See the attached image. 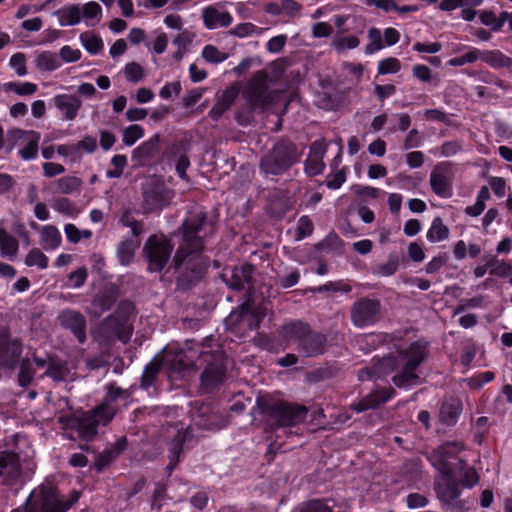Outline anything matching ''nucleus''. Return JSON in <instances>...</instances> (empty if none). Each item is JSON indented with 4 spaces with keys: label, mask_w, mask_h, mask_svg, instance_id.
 Wrapping results in <instances>:
<instances>
[{
    "label": "nucleus",
    "mask_w": 512,
    "mask_h": 512,
    "mask_svg": "<svg viewBox=\"0 0 512 512\" xmlns=\"http://www.w3.org/2000/svg\"><path fill=\"white\" fill-rule=\"evenodd\" d=\"M432 466L440 476L435 481V492L445 512H467V501L459 499L462 489H472L480 476L465 460L451 453L447 446H440L429 456Z\"/></svg>",
    "instance_id": "obj_1"
},
{
    "label": "nucleus",
    "mask_w": 512,
    "mask_h": 512,
    "mask_svg": "<svg viewBox=\"0 0 512 512\" xmlns=\"http://www.w3.org/2000/svg\"><path fill=\"white\" fill-rule=\"evenodd\" d=\"M428 357V343L422 339L411 342L397 355L385 356L373 364L376 379H384L393 374L391 381L399 389H409L417 385V369Z\"/></svg>",
    "instance_id": "obj_2"
},
{
    "label": "nucleus",
    "mask_w": 512,
    "mask_h": 512,
    "mask_svg": "<svg viewBox=\"0 0 512 512\" xmlns=\"http://www.w3.org/2000/svg\"><path fill=\"white\" fill-rule=\"evenodd\" d=\"M256 405L264 417L265 430L274 431L282 427H292L305 421L308 409L270 395L259 396Z\"/></svg>",
    "instance_id": "obj_3"
},
{
    "label": "nucleus",
    "mask_w": 512,
    "mask_h": 512,
    "mask_svg": "<svg viewBox=\"0 0 512 512\" xmlns=\"http://www.w3.org/2000/svg\"><path fill=\"white\" fill-rule=\"evenodd\" d=\"M302 151L287 137L278 139L259 162L260 172L266 177L281 176L301 161Z\"/></svg>",
    "instance_id": "obj_4"
},
{
    "label": "nucleus",
    "mask_w": 512,
    "mask_h": 512,
    "mask_svg": "<svg viewBox=\"0 0 512 512\" xmlns=\"http://www.w3.org/2000/svg\"><path fill=\"white\" fill-rule=\"evenodd\" d=\"M207 222V213L199 212L186 218L181 225L182 242L176 249L169 269L178 270L186 258L193 252L203 253L205 250V236H201Z\"/></svg>",
    "instance_id": "obj_5"
},
{
    "label": "nucleus",
    "mask_w": 512,
    "mask_h": 512,
    "mask_svg": "<svg viewBox=\"0 0 512 512\" xmlns=\"http://www.w3.org/2000/svg\"><path fill=\"white\" fill-rule=\"evenodd\" d=\"M284 337L296 343L298 353L307 358L323 355L327 349V335L312 329L303 321L297 320L282 327Z\"/></svg>",
    "instance_id": "obj_6"
},
{
    "label": "nucleus",
    "mask_w": 512,
    "mask_h": 512,
    "mask_svg": "<svg viewBox=\"0 0 512 512\" xmlns=\"http://www.w3.org/2000/svg\"><path fill=\"white\" fill-rule=\"evenodd\" d=\"M111 421L112 415L105 405H97L79 415L62 416L59 420L65 429L75 432L79 439L87 442L92 441L98 435L100 425L106 426Z\"/></svg>",
    "instance_id": "obj_7"
},
{
    "label": "nucleus",
    "mask_w": 512,
    "mask_h": 512,
    "mask_svg": "<svg viewBox=\"0 0 512 512\" xmlns=\"http://www.w3.org/2000/svg\"><path fill=\"white\" fill-rule=\"evenodd\" d=\"M210 267V258L203 253H191L177 270L176 288L186 292L195 287L206 275ZM176 271L175 269H173Z\"/></svg>",
    "instance_id": "obj_8"
},
{
    "label": "nucleus",
    "mask_w": 512,
    "mask_h": 512,
    "mask_svg": "<svg viewBox=\"0 0 512 512\" xmlns=\"http://www.w3.org/2000/svg\"><path fill=\"white\" fill-rule=\"evenodd\" d=\"M174 245L165 235H150L143 247V256L148 264V271L160 273L169 263Z\"/></svg>",
    "instance_id": "obj_9"
},
{
    "label": "nucleus",
    "mask_w": 512,
    "mask_h": 512,
    "mask_svg": "<svg viewBox=\"0 0 512 512\" xmlns=\"http://www.w3.org/2000/svg\"><path fill=\"white\" fill-rule=\"evenodd\" d=\"M39 499L33 501L25 512H67L80 499L81 493L73 489L68 500L60 499L54 487H41Z\"/></svg>",
    "instance_id": "obj_10"
},
{
    "label": "nucleus",
    "mask_w": 512,
    "mask_h": 512,
    "mask_svg": "<svg viewBox=\"0 0 512 512\" xmlns=\"http://www.w3.org/2000/svg\"><path fill=\"white\" fill-rule=\"evenodd\" d=\"M270 77L264 70H259L248 80L243 95L252 109H264L272 103L269 88Z\"/></svg>",
    "instance_id": "obj_11"
},
{
    "label": "nucleus",
    "mask_w": 512,
    "mask_h": 512,
    "mask_svg": "<svg viewBox=\"0 0 512 512\" xmlns=\"http://www.w3.org/2000/svg\"><path fill=\"white\" fill-rule=\"evenodd\" d=\"M142 195L143 210L146 214H150L160 212L169 206L174 197V191L162 180L154 179L143 187Z\"/></svg>",
    "instance_id": "obj_12"
},
{
    "label": "nucleus",
    "mask_w": 512,
    "mask_h": 512,
    "mask_svg": "<svg viewBox=\"0 0 512 512\" xmlns=\"http://www.w3.org/2000/svg\"><path fill=\"white\" fill-rule=\"evenodd\" d=\"M381 310L380 300L361 297L351 307V321L357 328L373 326L380 320Z\"/></svg>",
    "instance_id": "obj_13"
},
{
    "label": "nucleus",
    "mask_w": 512,
    "mask_h": 512,
    "mask_svg": "<svg viewBox=\"0 0 512 512\" xmlns=\"http://www.w3.org/2000/svg\"><path fill=\"white\" fill-rule=\"evenodd\" d=\"M453 166L450 161H442L430 173L431 190L440 198L447 199L453 195Z\"/></svg>",
    "instance_id": "obj_14"
},
{
    "label": "nucleus",
    "mask_w": 512,
    "mask_h": 512,
    "mask_svg": "<svg viewBox=\"0 0 512 512\" xmlns=\"http://www.w3.org/2000/svg\"><path fill=\"white\" fill-rule=\"evenodd\" d=\"M183 357L184 355L182 352L175 354L172 359H169L167 356L163 359L158 355L153 357V359L145 366L143 370L141 376V387L147 390L153 386L164 363H167L172 370L178 372L185 370L187 364L185 363Z\"/></svg>",
    "instance_id": "obj_15"
},
{
    "label": "nucleus",
    "mask_w": 512,
    "mask_h": 512,
    "mask_svg": "<svg viewBox=\"0 0 512 512\" xmlns=\"http://www.w3.org/2000/svg\"><path fill=\"white\" fill-rule=\"evenodd\" d=\"M23 352L21 339L12 338L9 332L0 334V369L14 370Z\"/></svg>",
    "instance_id": "obj_16"
},
{
    "label": "nucleus",
    "mask_w": 512,
    "mask_h": 512,
    "mask_svg": "<svg viewBox=\"0 0 512 512\" xmlns=\"http://www.w3.org/2000/svg\"><path fill=\"white\" fill-rule=\"evenodd\" d=\"M61 327L70 331L80 344L87 340V321L78 310L64 309L58 316Z\"/></svg>",
    "instance_id": "obj_17"
},
{
    "label": "nucleus",
    "mask_w": 512,
    "mask_h": 512,
    "mask_svg": "<svg viewBox=\"0 0 512 512\" xmlns=\"http://www.w3.org/2000/svg\"><path fill=\"white\" fill-rule=\"evenodd\" d=\"M254 273V266L251 263H244L241 266L225 268L222 279L227 286L234 291H242L245 283H251Z\"/></svg>",
    "instance_id": "obj_18"
},
{
    "label": "nucleus",
    "mask_w": 512,
    "mask_h": 512,
    "mask_svg": "<svg viewBox=\"0 0 512 512\" xmlns=\"http://www.w3.org/2000/svg\"><path fill=\"white\" fill-rule=\"evenodd\" d=\"M395 395L396 391L391 386L379 388L353 404L352 409L357 413H361L369 409H375L391 400Z\"/></svg>",
    "instance_id": "obj_19"
},
{
    "label": "nucleus",
    "mask_w": 512,
    "mask_h": 512,
    "mask_svg": "<svg viewBox=\"0 0 512 512\" xmlns=\"http://www.w3.org/2000/svg\"><path fill=\"white\" fill-rule=\"evenodd\" d=\"M53 105L61 113V118L66 121H73L78 116L82 107V100L73 94H57L52 98Z\"/></svg>",
    "instance_id": "obj_20"
},
{
    "label": "nucleus",
    "mask_w": 512,
    "mask_h": 512,
    "mask_svg": "<svg viewBox=\"0 0 512 512\" xmlns=\"http://www.w3.org/2000/svg\"><path fill=\"white\" fill-rule=\"evenodd\" d=\"M102 329L107 336L115 338L124 344L129 342L133 333L127 320L121 319L115 315H109L103 320Z\"/></svg>",
    "instance_id": "obj_21"
},
{
    "label": "nucleus",
    "mask_w": 512,
    "mask_h": 512,
    "mask_svg": "<svg viewBox=\"0 0 512 512\" xmlns=\"http://www.w3.org/2000/svg\"><path fill=\"white\" fill-rule=\"evenodd\" d=\"M203 25L208 30L219 27H229L233 22L230 12H220L214 5H208L202 9Z\"/></svg>",
    "instance_id": "obj_22"
},
{
    "label": "nucleus",
    "mask_w": 512,
    "mask_h": 512,
    "mask_svg": "<svg viewBox=\"0 0 512 512\" xmlns=\"http://www.w3.org/2000/svg\"><path fill=\"white\" fill-rule=\"evenodd\" d=\"M225 377L226 367L223 361H214L205 366L200 379L205 388L214 389L224 381Z\"/></svg>",
    "instance_id": "obj_23"
},
{
    "label": "nucleus",
    "mask_w": 512,
    "mask_h": 512,
    "mask_svg": "<svg viewBox=\"0 0 512 512\" xmlns=\"http://www.w3.org/2000/svg\"><path fill=\"white\" fill-rule=\"evenodd\" d=\"M462 410L463 405L458 398L445 399L439 409V420L443 425L452 427L458 422Z\"/></svg>",
    "instance_id": "obj_24"
},
{
    "label": "nucleus",
    "mask_w": 512,
    "mask_h": 512,
    "mask_svg": "<svg viewBox=\"0 0 512 512\" xmlns=\"http://www.w3.org/2000/svg\"><path fill=\"white\" fill-rule=\"evenodd\" d=\"M159 142V134H155L147 141L142 142L133 150V160H135L138 163H143L144 161L152 159L158 150Z\"/></svg>",
    "instance_id": "obj_25"
},
{
    "label": "nucleus",
    "mask_w": 512,
    "mask_h": 512,
    "mask_svg": "<svg viewBox=\"0 0 512 512\" xmlns=\"http://www.w3.org/2000/svg\"><path fill=\"white\" fill-rule=\"evenodd\" d=\"M480 60L493 69L510 68L512 66V58L498 49L480 50Z\"/></svg>",
    "instance_id": "obj_26"
},
{
    "label": "nucleus",
    "mask_w": 512,
    "mask_h": 512,
    "mask_svg": "<svg viewBox=\"0 0 512 512\" xmlns=\"http://www.w3.org/2000/svg\"><path fill=\"white\" fill-rule=\"evenodd\" d=\"M26 138L28 141L26 145L18 151V156L24 161L34 160L38 156L41 135L37 131L29 130Z\"/></svg>",
    "instance_id": "obj_27"
},
{
    "label": "nucleus",
    "mask_w": 512,
    "mask_h": 512,
    "mask_svg": "<svg viewBox=\"0 0 512 512\" xmlns=\"http://www.w3.org/2000/svg\"><path fill=\"white\" fill-rule=\"evenodd\" d=\"M140 241L127 237L121 241L117 247V257L121 265L127 266L131 263Z\"/></svg>",
    "instance_id": "obj_28"
},
{
    "label": "nucleus",
    "mask_w": 512,
    "mask_h": 512,
    "mask_svg": "<svg viewBox=\"0 0 512 512\" xmlns=\"http://www.w3.org/2000/svg\"><path fill=\"white\" fill-rule=\"evenodd\" d=\"M62 27L75 26L81 22V9L79 5H66L56 12Z\"/></svg>",
    "instance_id": "obj_29"
},
{
    "label": "nucleus",
    "mask_w": 512,
    "mask_h": 512,
    "mask_svg": "<svg viewBox=\"0 0 512 512\" xmlns=\"http://www.w3.org/2000/svg\"><path fill=\"white\" fill-rule=\"evenodd\" d=\"M36 67L42 72H52L62 66L58 55L52 51H42L36 56Z\"/></svg>",
    "instance_id": "obj_30"
},
{
    "label": "nucleus",
    "mask_w": 512,
    "mask_h": 512,
    "mask_svg": "<svg viewBox=\"0 0 512 512\" xmlns=\"http://www.w3.org/2000/svg\"><path fill=\"white\" fill-rule=\"evenodd\" d=\"M461 50H465L466 52L460 56L449 59L447 65L452 67H459L480 60V49L473 46L462 45V47L456 51Z\"/></svg>",
    "instance_id": "obj_31"
},
{
    "label": "nucleus",
    "mask_w": 512,
    "mask_h": 512,
    "mask_svg": "<svg viewBox=\"0 0 512 512\" xmlns=\"http://www.w3.org/2000/svg\"><path fill=\"white\" fill-rule=\"evenodd\" d=\"M449 234V228L443 223L442 218L435 217L426 233V238L429 242L436 243L448 239Z\"/></svg>",
    "instance_id": "obj_32"
},
{
    "label": "nucleus",
    "mask_w": 512,
    "mask_h": 512,
    "mask_svg": "<svg viewBox=\"0 0 512 512\" xmlns=\"http://www.w3.org/2000/svg\"><path fill=\"white\" fill-rule=\"evenodd\" d=\"M19 243L4 228H0V253L3 257H14L18 253Z\"/></svg>",
    "instance_id": "obj_33"
},
{
    "label": "nucleus",
    "mask_w": 512,
    "mask_h": 512,
    "mask_svg": "<svg viewBox=\"0 0 512 512\" xmlns=\"http://www.w3.org/2000/svg\"><path fill=\"white\" fill-rule=\"evenodd\" d=\"M41 241L45 249L54 250L60 246L62 237L54 225H45L41 231Z\"/></svg>",
    "instance_id": "obj_34"
},
{
    "label": "nucleus",
    "mask_w": 512,
    "mask_h": 512,
    "mask_svg": "<svg viewBox=\"0 0 512 512\" xmlns=\"http://www.w3.org/2000/svg\"><path fill=\"white\" fill-rule=\"evenodd\" d=\"M20 467L19 456L13 451L0 452V477L5 473L16 472Z\"/></svg>",
    "instance_id": "obj_35"
},
{
    "label": "nucleus",
    "mask_w": 512,
    "mask_h": 512,
    "mask_svg": "<svg viewBox=\"0 0 512 512\" xmlns=\"http://www.w3.org/2000/svg\"><path fill=\"white\" fill-rule=\"evenodd\" d=\"M359 44L360 40L355 35L342 36V34H336L332 39L331 46L336 52L342 53L345 50L357 48Z\"/></svg>",
    "instance_id": "obj_36"
},
{
    "label": "nucleus",
    "mask_w": 512,
    "mask_h": 512,
    "mask_svg": "<svg viewBox=\"0 0 512 512\" xmlns=\"http://www.w3.org/2000/svg\"><path fill=\"white\" fill-rule=\"evenodd\" d=\"M118 298V293L115 288L105 289L103 292L98 293L94 298V304L101 309V311H109L112 309Z\"/></svg>",
    "instance_id": "obj_37"
},
{
    "label": "nucleus",
    "mask_w": 512,
    "mask_h": 512,
    "mask_svg": "<svg viewBox=\"0 0 512 512\" xmlns=\"http://www.w3.org/2000/svg\"><path fill=\"white\" fill-rule=\"evenodd\" d=\"M79 39L85 50L91 55H97L104 47L103 40L99 35L84 32Z\"/></svg>",
    "instance_id": "obj_38"
},
{
    "label": "nucleus",
    "mask_w": 512,
    "mask_h": 512,
    "mask_svg": "<svg viewBox=\"0 0 512 512\" xmlns=\"http://www.w3.org/2000/svg\"><path fill=\"white\" fill-rule=\"evenodd\" d=\"M66 363L50 358L48 367L43 376L49 377L56 382L64 381L67 376Z\"/></svg>",
    "instance_id": "obj_39"
},
{
    "label": "nucleus",
    "mask_w": 512,
    "mask_h": 512,
    "mask_svg": "<svg viewBox=\"0 0 512 512\" xmlns=\"http://www.w3.org/2000/svg\"><path fill=\"white\" fill-rule=\"evenodd\" d=\"M367 38L369 39V43L364 49L366 55H372L385 47L379 28L371 27L367 32Z\"/></svg>",
    "instance_id": "obj_40"
},
{
    "label": "nucleus",
    "mask_w": 512,
    "mask_h": 512,
    "mask_svg": "<svg viewBox=\"0 0 512 512\" xmlns=\"http://www.w3.org/2000/svg\"><path fill=\"white\" fill-rule=\"evenodd\" d=\"M399 264L400 258L398 253L392 252L388 255L387 261L385 263L376 266L375 272L380 276H392L397 272Z\"/></svg>",
    "instance_id": "obj_41"
},
{
    "label": "nucleus",
    "mask_w": 512,
    "mask_h": 512,
    "mask_svg": "<svg viewBox=\"0 0 512 512\" xmlns=\"http://www.w3.org/2000/svg\"><path fill=\"white\" fill-rule=\"evenodd\" d=\"M35 371L29 358H23L19 365L18 373V384L19 386L26 388L33 382Z\"/></svg>",
    "instance_id": "obj_42"
},
{
    "label": "nucleus",
    "mask_w": 512,
    "mask_h": 512,
    "mask_svg": "<svg viewBox=\"0 0 512 512\" xmlns=\"http://www.w3.org/2000/svg\"><path fill=\"white\" fill-rule=\"evenodd\" d=\"M4 89L7 92H15L19 96H28L33 95L37 91L38 87L32 82H7L4 84Z\"/></svg>",
    "instance_id": "obj_43"
},
{
    "label": "nucleus",
    "mask_w": 512,
    "mask_h": 512,
    "mask_svg": "<svg viewBox=\"0 0 512 512\" xmlns=\"http://www.w3.org/2000/svg\"><path fill=\"white\" fill-rule=\"evenodd\" d=\"M48 257L38 248H33L25 257V264L29 267L37 266L39 269L48 267Z\"/></svg>",
    "instance_id": "obj_44"
},
{
    "label": "nucleus",
    "mask_w": 512,
    "mask_h": 512,
    "mask_svg": "<svg viewBox=\"0 0 512 512\" xmlns=\"http://www.w3.org/2000/svg\"><path fill=\"white\" fill-rule=\"evenodd\" d=\"M188 435V430H178L170 443L169 453L173 454V457L176 460H180V455L183 451V446L188 438Z\"/></svg>",
    "instance_id": "obj_45"
},
{
    "label": "nucleus",
    "mask_w": 512,
    "mask_h": 512,
    "mask_svg": "<svg viewBox=\"0 0 512 512\" xmlns=\"http://www.w3.org/2000/svg\"><path fill=\"white\" fill-rule=\"evenodd\" d=\"M81 179L75 176H64L57 181V190L62 194H72L81 186Z\"/></svg>",
    "instance_id": "obj_46"
},
{
    "label": "nucleus",
    "mask_w": 512,
    "mask_h": 512,
    "mask_svg": "<svg viewBox=\"0 0 512 512\" xmlns=\"http://www.w3.org/2000/svg\"><path fill=\"white\" fill-rule=\"evenodd\" d=\"M144 136V129L138 124H132L123 130L122 141L126 146L134 145Z\"/></svg>",
    "instance_id": "obj_47"
},
{
    "label": "nucleus",
    "mask_w": 512,
    "mask_h": 512,
    "mask_svg": "<svg viewBox=\"0 0 512 512\" xmlns=\"http://www.w3.org/2000/svg\"><path fill=\"white\" fill-rule=\"evenodd\" d=\"M119 222L122 224V226L129 227L131 229V234L133 237L137 238L143 232V223L133 218L129 210L123 212Z\"/></svg>",
    "instance_id": "obj_48"
},
{
    "label": "nucleus",
    "mask_w": 512,
    "mask_h": 512,
    "mask_svg": "<svg viewBox=\"0 0 512 512\" xmlns=\"http://www.w3.org/2000/svg\"><path fill=\"white\" fill-rule=\"evenodd\" d=\"M110 162L114 168L106 171V177L110 179L119 178L127 166V157L122 154H116L111 158Z\"/></svg>",
    "instance_id": "obj_49"
},
{
    "label": "nucleus",
    "mask_w": 512,
    "mask_h": 512,
    "mask_svg": "<svg viewBox=\"0 0 512 512\" xmlns=\"http://www.w3.org/2000/svg\"><path fill=\"white\" fill-rule=\"evenodd\" d=\"M401 69V62L395 57L384 58L378 63V75L398 73Z\"/></svg>",
    "instance_id": "obj_50"
},
{
    "label": "nucleus",
    "mask_w": 512,
    "mask_h": 512,
    "mask_svg": "<svg viewBox=\"0 0 512 512\" xmlns=\"http://www.w3.org/2000/svg\"><path fill=\"white\" fill-rule=\"evenodd\" d=\"M122 394H123L122 388L114 386V385H109L103 401L99 404V405L106 406L107 410L112 415V419L115 416V409L111 406V404L113 402H115Z\"/></svg>",
    "instance_id": "obj_51"
},
{
    "label": "nucleus",
    "mask_w": 512,
    "mask_h": 512,
    "mask_svg": "<svg viewBox=\"0 0 512 512\" xmlns=\"http://www.w3.org/2000/svg\"><path fill=\"white\" fill-rule=\"evenodd\" d=\"M27 132H29V130H23L20 128H13V129L8 130L7 144L5 146V152L7 154H10L13 151V149L15 148V146L17 145V143L21 139H23L24 137L27 136Z\"/></svg>",
    "instance_id": "obj_52"
},
{
    "label": "nucleus",
    "mask_w": 512,
    "mask_h": 512,
    "mask_svg": "<svg viewBox=\"0 0 512 512\" xmlns=\"http://www.w3.org/2000/svg\"><path fill=\"white\" fill-rule=\"evenodd\" d=\"M124 74L129 82L138 83L144 77V70L140 64L130 62L125 65Z\"/></svg>",
    "instance_id": "obj_53"
},
{
    "label": "nucleus",
    "mask_w": 512,
    "mask_h": 512,
    "mask_svg": "<svg viewBox=\"0 0 512 512\" xmlns=\"http://www.w3.org/2000/svg\"><path fill=\"white\" fill-rule=\"evenodd\" d=\"M352 290L351 286L343 281H328L324 285L315 288L313 291L318 293L324 292H344L349 293Z\"/></svg>",
    "instance_id": "obj_54"
},
{
    "label": "nucleus",
    "mask_w": 512,
    "mask_h": 512,
    "mask_svg": "<svg viewBox=\"0 0 512 512\" xmlns=\"http://www.w3.org/2000/svg\"><path fill=\"white\" fill-rule=\"evenodd\" d=\"M202 57L209 63H221L226 60L227 56L221 53L215 46L206 45L202 49Z\"/></svg>",
    "instance_id": "obj_55"
},
{
    "label": "nucleus",
    "mask_w": 512,
    "mask_h": 512,
    "mask_svg": "<svg viewBox=\"0 0 512 512\" xmlns=\"http://www.w3.org/2000/svg\"><path fill=\"white\" fill-rule=\"evenodd\" d=\"M258 29L259 28L256 25H254L253 23L244 22V23L237 24L235 27H233L229 31V34L239 37V38H245V37L251 36L254 33H256V31Z\"/></svg>",
    "instance_id": "obj_56"
},
{
    "label": "nucleus",
    "mask_w": 512,
    "mask_h": 512,
    "mask_svg": "<svg viewBox=\"0 0 512 512\" xmlns=\"http://www.w3.org/2000/svg\"><path fill=\"white\" fill-rule=\"evenodd\" d=\"M314 226L311 219L304 215L300 217L297 224L296 235L298 240H302L310 236L313 232Z\"/></svg>",
    "instance_id": "obj_57"
},
{
    "label": "nucleus",
    "mask_w": 512,
    "mask_h": 512,
    "mask_svg": "<svg viewBox=\"0 0 512 512\" xmlns=\"http://www.w3.org/2000/svg\"><path fill=\"white\" fill-rule=\"evenodd\" d=\"M346 181V172L344 169L338 170L336 173H330L326 177L325 185L330 190L339 189Z\"/></svg>",
    "instance_id": "obj_58"
},
{
    "label": "nucleus",
    "mask_w": 512,
    "mask_h": 512,
    "mask_svg": "<svg viewBox=\"0 0 512 512\" xmlns=\"http://www.w3.org/2000/svg\"><path fill=\"white\" fill-rule=\"evenodd\" d=\"M82 53L79 49H74L69 45H64L59 51V59L61 62L73 63L80 60Z\"/></svg>",
    "instance_id": "obj_59"
},
{
    "label": "nucleus",
    "mask_w": 512,
    "mask_h": 512,
    "mask_svg": "<svg viewBox=\"0 0 512 512\" xmlns=\"http://www.w3.org/2000/svg\"><path fill=\"white\" fill-rule=\"evenodd\" d=\"M9 65L15 70L17 75L25 76L27 74L26 57L23 53H15L10 57Z\"/></svg>",
    "instance_id": "obj_60"
},
{
    "label": "nucleus",
    "mask_w": 512,
    "mask_h": 512,
    "mask_svg": "<svg viewBox=\"0 0 512 512\" xmlns=\"http://www.w3.org/2000/svg\"><path fill=\"white\" fill-rule=\"evenodd\" d=\"M76 146L80 156L82 152L93 154L97 150V140L93 136L86 135L76 143Z\"/></svg>",
    "instance_id": "obj_61"
},
{
    "label": "nucleus",
    "mask_w": 512,
    "mask_h": 512,
    "mask_svg": "<svg viewBox=\"0 0 512 512\" xmlns=\"http://www.w3.org/2000/svg\"><path fill=\"white\" fill-rule=\"evenodd\" d=\"M287 39L286 34H280L270 38L266 43V50L273 54L280 53L284 49Z\"/></svg>",
    "instance_id": "obj_62"
},
{
    "label": "nucleus",
    "mask_w": 512,
    "mask_h": 512,
    "mask_svg": "<svg viewBox=\"0 0 512 512\" xmlns=\"http://www.w3.org/2000/svg\"><path fill=\"white\" fill-rule=\"evenodd\" d=\"M449 256L447 253H440L433 257L425 266V271L428 274L438 272L448 261Z\"/></svg>",
    "instance_id": "obj_63"
},
{
    "label": "nucleus",
    "mask_w": 512,
    "mask_h": 512,
    "mask_svg": "<svg viewBox=\"0 0 512 512\" xmlns=\"http://www.w3.org/2000/svg\"><path fill=\"white\" fill-rule=\"evenodd\" d=\"M300 512H334L331 507H329L322 500H311L307 502L301 509Z\"/></svg>",
    "instance_id": "obj_64"
}]
</instances>
